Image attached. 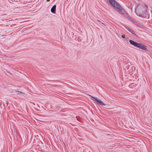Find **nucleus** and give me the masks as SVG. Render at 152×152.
Here are the masks:
<instances>
[{
  "label": "nucleus",
  "mask_w": 152,
  "mask_h": 152,
  "mask_svg": "<svg viewBox=\"0 0 152 152\" xmlns=\"http://www.w3.org/2000/svg\"><path fill=\"white\" fill-rule=\"evenodd\" d=\"M147 6L145 4H138L136 8L135 12L138 16L143 18H147Z\"/></svg>",
  "instance_id": "obj_1"
},
{
  "label": "nucleus",
  "mask_w": 152,
  "mask_h": 152,
  "mask_svg": "<svg viewBox=\"0 0 152 152\" xmlns=\"http://www.w3.org/2000/svg\"><path fill=\"white\" fill-rule=\"evenodd\" d=\"M109 1L112 6L114 7L117 10V11L121 15H123L126 12L124 10L115 0H109Z\"/></svg>",
  "instance_id": "obj_2"
},
{
  "label": "nucleus",
  "mask_w": 152,
  "mask_h": 152,
  "mask_svg": "<svg viewBox=\"0 0 152 152\" xmlns=\"http://www.w3.org/2000/svg\"><path fill=\"white\" fill-rule=\"evenodd\" d=\"M129 42L130 44L138 48L143 50H147V47L146 45L141 43H138L132 40H129Z\"/></svg>",
  "instance_id": "obj_3"
},
{
  "label": "nucleus",
  "mask_w": 152,
  "mask_h": 152,
  "mask_svg": "<svg viewBox=\"0 0 152 152\" xmlns=\"http://www.w3.org/2000/svg\"><path fill=\"white\" fill-rule=\"evenodd\" d=\"M126 18H127L129 20H130L132 22L136 25H138L139 23L135 21L134 20L132 19L129 16L127 13L126 12L123 15Z\"/></svg>",
  "instance_id": "obj_4"
},
{
  "label": "nucleus",
  "mask_w": 152,
  "mask_h": 152,
  "mask_svg": "<svg viewBox=\"0 0 152 152\" xmlns=\"http://www.w3.org/2000/svg\"><path fill=\"white\" fill-rule=\"evenodd\" d=\"M124 26L133 35H134L136 37L137 36L136 34L134 33V31L132 28H130L129 27H128L127 26Z\"/></svg>",
  "instance_id": "obj_5"
},
{
  "label": "nucleus",
  "mask_w": 152,
  "mask_h": 152,
  "mask_svg": "<svg viewBox=\"0 0 152 152\" xmlns=\"http://www.w3.org/2000/svg\"><path fill=\"white\" fill-rule=\"evenodd\" d=\"M89 96L91 97L94 98L95 99L96 101L99 103L101 105H105V104H104L100 100L98 99H97L96 97H93L92 96H91L90 95Z\"/></svg>",
  "instance_id": "obj_6"
},
{
  "label": "nucleus",
  "mask_w": 152,
  "mask_h": 152,
  "mask_svg": "<svg viewBox=\"0 0 152 152\" xmlns=\"http://www.w3.org/2000/svg\"><path fill=\"white\" fill-rule=\"evenodd\" d=\"M56 6L55 5H54L51 8V11L53 13H56Z\"/></svg>",
  "instance_id": "obj_7"
},
{
  "label": "nucleus",
  "mask_w": 152,
  "mask_h": 152,
  "mask_svg": "<svg viewBox=\"0 0 152 152\" xmlns=\"http://www.w3.org/2000/svg\"><path fill=\"white\" fill-rule=\"evenodd\" d=\"M16 92L17 94H23L24 95L25 94L24 93H23L22 92H20V91H16Z\"/></svg>",
  "instance_id": "obj_8"
},
{
  "label": "nucleus",
  "mask_w": 152,
  "mask_h": 152,
  "mask_svg": "<svg viewBox=\"0 0 152 152\" xmlns=\"http://www.w3.org/2000/svg\"><path fill=\"white\" fill-rule=\"evenodd\" d=\"M96 21H97L100 22V23H102V24H103L104 25L106 26V25H105V24H104L103 23L101 22L100 20H96Z\"/></svg>",
  "instance_id": "obj_9"
},
{
  "label": "nucleus",
  "mask_w": 152,
  "mask_h": 152,
  "mask_svg": "<svg viewBox=\"0 0 152 152\" xmlns=\"http://www.w3.org/2000/svg\"><path fill=\"white\" fill-rule=\"evenodd\" d=\"M129 8L130 9H131V10H132V6H130V7H129Z\"/></svg>",
  "instance_id": "obj_10"
},
{
  "label": "nucleus",
  "mask_w": 152,
  "mask_h": 152,
  "mask_svg": "<svg viewBox=\"0 0 152 152\" xmlns=\"http://www.w3.org/2000/svg\"><path fill=\"white\" fill-rule=\"evenodd\" d=\"M122 38H125V37H124V36H123H123H122Z\"/></svg>",
  "instance_id": "obj_11"
},
{
  "label": "nucleus",
  "mask_w": 152,
  "mask_h": 152,
  "mask_svg": "<svg viewBox=\"0 0 152 152\" xmlns=\"http://www.w3.org/2000/svg\"><path fill=\"white\" fill-rule=\"evenodd\" d=\"M8 101H6V103L7 104H8Z\"/></svg>",
  "instance_id": "obj_12"
},
{
  "label": "nucleus",
  "mask_w": 152,
  "mask_h": 152,
  "mask_svg": "<svg viewBox=\"0 0 152 152\" xmlns=\"http://www.w3.org/2000/svg\"><path fill=\"white\" fill-rule=\"evenodd\" d=\"M149 15H148V18H149Z\"/></svg>",
  "instance_id": "obj_13"
},
{
  "label": "nucleus",
  "mask_w": 152,
  "mask_h": 152,
  "mask_svg": "<svg viewBox=\"0 0 152 152\" xmlns=\"http://www.w3.org/2000/svg\"><path fill=\"white\" fill-rule=\"evenodd\" d=\"M151 12L152 13L151 17H152V12L151 11Z\"/></svg>",
  "instance_id": "obj_14"
},
{
  "label": "nucleus",
  "mask_w": 152,
  "mask_h": 152,
  "mask_svg": "<svg viewBox=\"0 0 152 152\" xmlns=\"http://www.w3.org/2000/svg\"><path fill=\"white\" fill-rule=\"evenodd\" d=\"M48 1H49V0H47Z\"/></svg>",
  "instance_id": "obj_15"
}]
</instances>
